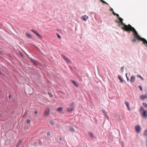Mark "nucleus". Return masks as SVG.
Wrapping results in <instances>:
<instances>
[{"instance_id": "f257e3e1", "label": "nucleus", "mask_w": 147, "mask_h": 147, "mask_svg": "<svg viewBox=\"0 0 147 147\" xmlns=\"http://www.w3.org/2000/svg\"><path fill=\"white\" fill-rule=\"evenodd\" d=\"M75 103L72 102L70 105L69 107L67 108L66 110L68 112H71L74 110V108Z\"/></svg>"}, {"instance_id": "f03ea898", "label": "nucleus", "mask_w": 147, "mask_h": 147, "mask_svg": "<svg viewBox=\"0 0 147 147\" xmlns=\"http://www.w3.org/2000/svg\"><path fill=\"white\" fill-rule=\"evenodd\" d=\"M30 30L32 31V32H33L34 33H35L36 35H37L38 36H39L41 38H42V37L41 36H40V34L38 33V32L37 30L34 29H32Z\"/></svg>"}, {"instance_id": "7ed1b4c3", "label": "nucleus", "mask_w": 147, "mask_h": 147, "mask_svg": "<svg viewBox=\"0 0 147 147\" xmlns=\"http://www.w3.org/2000/svg\"><path fill=\"white\" fill-rule=\"evenodd\" d=\"M50 111L49 108H47L45 110L44 116H47L49 114Z\"/></svg>"}, {"instance_id": "20e7f679", "label": "nucleus", "mask_w": 147, "mask_h": 147, "mask_svg": "<svg viewBox=\"0 0 147 147\" xmlns=\"http://www.w3.org/2000/svg\"><path fill=\"white\" fill-rule=\"evenodd\" d=\"M62 57L67 62V63H71L70 61L65 56L63 55L62 54L61 55Z\"/></svg>"}, {"instance_id": "39448f33", "label": "nucleus", "mask_w": 147, "mask_h": 147, "mask_svg": "<svg viewBox=\"0 0 147 147\" xmlns=\"http://www.w3.org/2000/svg\"><path fill=\"white\" fill-rule=\"evenodd\" d=\"M135 129L137 132L139 133L140 131V125H137L135 126Z\"/></svg>"}, {"instance_id": "423d86ee", "label": "nucleus", "mask_w": 147, "mask_h": 147, "mask_svg": "<svg viewBox=\"0 0 147 147\" xmlns=\"http://www.w3.org/2000/svg\"><path fill=\"white\" fill-rule=\"evenodd\" d=\"M146 98H147V95H142L140 96V98L142 100H144Z\"/></svg>"}, {"instance_id": "0eeeda50", "label": "nucleus", "mask_w": 147, "mask_h": 147, "mask_svg": "<svg viewBox=\"0 0 147 147\" xmlns=\"http://www.w3.org/2000/svg\"><path fill=\"white\" fill-rule=\"evenodd\" d=\"M142 116L143 117L145 118L147 117V112L146 111H144L143 113H142Z\"/></svg>"}, {"instance_id": "6e6552de", "label": "nucleus", "mask_w": 147, "mask_h": 147, "mask_svg": "<svg viewBox=\"0 0 147 147\" xmlns=\"http://www.w3.org/2000/svg\"><path fill=\"white\" fill-rule=\"evenodd\" d=\"M88 17L86 15H84V16H82L81 17V19L83 20H84L85 21H86V20L88 19Z\"/></svg>"}, {"instance_id": "1a4fd4ad", "label": "nucleus", "mask_w": 147, "mask_h": 147, "mask_svg": "<svg viewBox=\"0 0 147 147\" xmlns=\"http://www.w3.org/2000/svg\"><path fill=\"white\" fill-rule=\"evenodd\" d=\"M71 81L72 82V83L74 84V86L77 88H78V85L77 84V83L74 80H71Z\"/></svg>"}, {"instance_id": "9d476101", "label": "nucleus", "mask_w": 147, "mask_h": 147, "mask_svg": "<svg viewBox=\"0 0 147 147\" xmlns=\"http://www.w3.org/2000/svg\"><path fill=\"white\" fill-rule=\"evenodd\" d=\"M135 79V77L133 76H132L131 77L130 80V81L131 82H134Z\"/></svg>"}, {"instance_id": "9b49d317", "label": "nucleus", "mask_w": 147, "mask_h": 147, "mask_svg": "<svg viewBox=\"0 0 147 147\" xmlns=\"http://www.w3.org/2000/svg\"><path fill=\"white\" fill-rule=\"evenodd\" d=\"M30 60L34 64H36L38 63L36 61L33 59L31 58L30 59Z\"/></svg>"}, {"instance_id": "f8f14e48", "label": "nucleus", "mask_w": 147, "mask_h": 147, "mask_svg": "<svg viewBox=\"0 0 147 147\" xmlns=\"http://www.w3.org/2000/svg\"><path fill=\"white\" fill-rule=\"evenodd\" d=\"M70 130L72 132H74L75 131V130L72 127L69 126Z\"/></svg>"}, {"instance_id": "ddd939ff", "label": "nucleus", "mask_w": 147, "mask_h": 147, "mask_svg": "<svg viewBox=\"0 0 147 147\" xmlns=\"http://www.w3.org/2000/svg\"><path fill=\"white\" fill-rule=\"evenodd\" d=\"M63 108L60 107H59L57 109V111L59 112H61L62 111Z\"/></svg>"}, {"instance_id": "4468645a", "label": "nucleus", "mask_w": 147, "mask_h": 147, "mask_svg": "<svg viewBox=\"0 0 147 147\" xmlns=\"http://www.w3.org/2000/svg\"><path fill=\"white\" fill-rule=\"evenodd\" d=\"M26 35L27 37L30 38H32V36L30 34L28 33H26Z\"/></svg>"}, {"instance_id": "2eb2a0df", "label": "nucleus", "mask_w": 147, "mask_h": 147, "mask_svg": "<svg viewBox=\"0 0 147 147\" xmlns=\"http://www.w3.org/2000/svg\"><path fill=\"white\" fill-rule=\"evenodd\" d=\"M22 141L21 140H20L19 141L17 144L16 146V147H19V146L22 143Z\"/></svg>"}, {"instance_id": "dca6fc26", "label": "nucleus", "mask_w": 147, "mask_h": 147, "mask_svg": "<svg viewBox=\"0 0 147 147\" xmlns=\"http://www.w3.org/2000/svg\"><path fill=\"white\" fill-rule=\"evenodd\" d=\"M125 103L126 105L128 108V110H129V102H125Z\"/></svg>"}, {"instance_id": "f3484780", "label": "nucleus", "mask_w": 147, "mask_h": 147, "mask_svg": "<svg viewBox=\"0 0 147 147\" xmlns=\"http://www.w3.org/2000/svg\"><path fill=\"white\" fill-rule=\"evenodd\" d=\"M88 134L90 138H91L92 139L94 138V135L92 133L89 132L88 133Z\"/></svg>"}, {"instance_id": "a211bd4d", "label": "nucleus", "mask_w": 147, "mask_h": 147, "mask_svg": "<svg viewBox=\"0 0 147 147\" xmlns=\"http://www.w3.org/2000/svg\"><path fill=\"white\" fill-rule=\"evenodd\" d=\"M118 77L119 79L120 80L121 82H123V80L122 79L121 76H118Z\"/></svg>"}, {"instance_id": "6ab92c4d", "label": "nucleus", "mask_w": 147, "mask_h": 147, "mask_svg": "<svg viewBox=\"0 0 147 147\" xmlns=\"http://www.w3.org/2000/svg\"><path fill=\"white\" fill-rule=\"evenodd\" d=\"M143 134L144 135L147 136V129L144 131Z\"/></svg>"}, {"instance_id": "aec40b11", "label": "nucleus", "mask_w": 147, "mask_h": 147, "mask_svg": "<svg viewBox=\"0 0 147 147\" xmlns=\"http://www.w3.org/2000/svg\"><path fill=\"white\" fill-rule=\"evenodd\" d=\"M49 123L53 125L54 124V122L53 120H50L49 121Z\"/></svg>"}, {"instance_id": "412c9836", "label": "nucleus", "mask_w": 147, "mask_h": 147, "mask_svg": "<svg viewBox=\"0 0 147 147\" xmlns=\"http://www.w3.org/2000/svg\"><path fill=\"white\" fill-rule=\"evenodd\" d=\"M140 110L141 111L144 112V111H145V110H144V108L143 107H140Z\"/></svg>"}, {"instance_id": "4be33fe9", "label": "nucleus", "mask_w": 147, "mask_h": 147, "mask_svg": "<svg viewBox=\"0 0 147 147\" xmlns=\"http://www.w3.org/2000/svg\"><path fill=\"white\" fill-rule=\"evenodd\" d=\"M27 113H28V111H26L24 113V115L23 116V117H24L26 115Z\"/></svg>"}, {"instance_id": "5701e85b", "label": "nucleus", "mask_w": 147, "mask_h": 147, "mask_svg": "<svg viewBox=\"0 0 147 147\" xmlns=\"http://www.w3.org/2000/svg\"><path fill=\"white\" fill-rule=\"evenodd\" d=\"M103 112V113L104 114H105V115L106 116H107V113L106 111H103V112ZM107 118H108V117H107Z\"/></svg>"}, {"instance_id": "b1692460", "label": "nucleus", "mask_w": 147, "mask_h": 147, "mask_svg": "<svg viewBox=\"0 0 147 147\" xmlns=\"http://www.w3.org/2000/svg\"><path fill=\"white\" fill-rule=\"evenodd\" d=\"M124 68V66H123L121 68V70L122 72H123V69Z\"/></svg>"}, {"instance_id": "393cba45", "label": "nucleus", "mask_w": 147, "mask_h": 147, "mask_svg": "<svg viewBox=\"0 0 147 147\" xmlns=\"http://www.w3.org/2000/svg\"><path fill=\"white\" fill-rule=\"evenodd\" d=\"M125 76H126V77L127 78V81H128L129 80V79L128 78V77L127 76V73L126 74Z\"/></svg>"}, {"instance_id": "a878e982", "label": "nucleus", "mask_w": 147, "mask_h": 147, "mask_svg": "<svg viewBox=\"0 0 147 147\" xmlns=\"http://www.w3.org/2000/svg\"><path fill=\"white\" fill-rule=\"evenodd\" d=\"M138 87L139 88L140 90L142 91V87H141V86H138Z\"/></svg>"}, {"instance_id": "bb28decb", "label": "nucleus", "mask_w": 147, "mask_h": 147, "mask_svg": "<svg viewBox=\"0 0 147 147\" xmlns=\"http://www.w3.org/2000/svg\"><path fill=\"white\" fill-rule=\"evenodd\" d=\"M143 105L145 107H147V104L146 103H143Z\"/></svg>"}, {"instance_id": "cd10ccee", "label": "nucleus", "mask_w": 147, "mask_h": 147, "mask_svg": "<svg viewBox=\"0 0 147 147\" xmlns=\"http://www.w3.org/2000/svg\"><path fill=\"white\" fill-rule=\"evenodd\" d=\"M47 136H50V133L49 131H48L47 133Z\"/></svg>"}, {"instance_id": "c85d7f7f", "label": "nucleus", "mask_w": 147, "mask_h": 147, "mask_svg": "<svg viewBox=\"0 0 147 147\" xmlns=\"http://www.w3.org/2000/svg\"><path fill=\"white\" fill-rule=\"evenodd\" d=\"M57 36H58V37L59 38H61V36L58 34L57 33Z\"/></svg>"}, {"instance_id": "c756f323", "label": "nucleus", "mask_w": 147, "mask_h": 147, "mask_svg": "<svg viewBox=\"0 0 147 147\" xmlns=\"http://www.w3.org/2000/svg\"><path fill=\"white\" fill-rule=\"evenodd\" d=\"M30 120L29 119H28L27 121V123H30Z\"/></svg>"}, {"instance_id": "7c9ffc66", "label": "nucleus", "mask_w": 147, "mask_h": 147, "mask_svg": "<svg viewBox=\"0 0 147 147\" xmlns=\"http://www.w3.org/2000/svg\"><path fill=\"white\" fill-rule=\"evenodd\" d=\"M138 76L142 80H144L143 78L142 77L140 76L139 75Z\"/></svg>"}, {"instance_id": "2f4dec72", "label": "nucleus", "mask_w": 147, "mask_h": 147, "mask_svg": "<svg viewBox=\"0 0 147 147\" xmlns=\"http://www.w3.org/2000/svg\"><path fill=\"white\" fill-rule=\"evenodd\" d=\"M11 95H9V98L10 99H11Z\"/></svg>"}, {"instance_id": "473e14b6", "label": "nucleus", "mask_w": 147, "mask_h": 147, "mask_svg": "<svg viewBox=\"0 0 147 147\" xmlns=\"http://www.w3.org/2000/svg\"><path fill=\"white\" fill-rule=\"evenodd\" d=\"M2 54H3L2 52L0 50V54L2 55Z\"/></svg>"}, {"instance_id": "72a5a7b5", "label": "nucleus", "mask_w": 147, "mask_h": 147, "mask_svg": "<svg viewBox=\"0 0 147 147\" xmlns=\"http://www.w3.org/2000/svg\"><path fill=\"white\" fill-rule=\"evenodd\" d=\"M34 113L36 114H37V113H38V112L37 111H35L34 112Z\"/></svg>"}, {"instance_id": "f704fd0d", "label": "nucleus", "mask_w": 147, "mask_h": 147, "mask_svg": "<svg viewBox=\"0 0 147 147\" xmlns=\"http://www.w3.org/2000/svg\"><path fill=\"white\" fill-rule=\"evenodd\" d=\"M59 140H62V138H59Z\"/></svg>"}, {"instance_id": "c9c22d12", "label": "nucleus", "mask_w": 147, "mask_h": 147, "mask_svg": "<svg viewBox=\"0 0 147 147\" xmlns=\"http://www.w3.org/2000/svg\"><path fill=\"white\" fill-rule=\"evenodd\" d=\"M100 1H101V0H100Z\"/></svg>"}]
</instances>
